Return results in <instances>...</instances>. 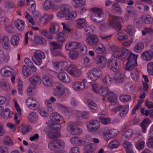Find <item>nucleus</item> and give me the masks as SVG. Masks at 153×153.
Segmentation results:
<instances>
[{"label":"nucleus","instance_id":"f257e3e1","mask_svg":"<svg viewBox=\"0 0 153 153\" xmlns=\"http://www.w3.org/2000/svg\"><path fill=\"white\" fill-rule=\"evenodd\" d=\"M111 49L114 57L120 60L126 58L128 60L125 69L130 72L131 76L133 81H137L140 77L139 72L137 68V56H136L135 54L132 53L126 48L112 46L111 47Z\"/></svg>","mask_w":153,"mask_h":153},{"label":"nucleus","instance_id":"6e6d98bb","mask_svg":"<svg viewBox=\"0 0 153 153\" xmlns=\"http://www.w3.org/2000/svg\"><path fill=\"white\" fill-rule=\"evenodd\" d=\"M48 21V15L47 13H44L39 20V24L42 25L47 22Z\"/></svg>","mask_w":153,"mask_h":153},{"label":"nucleus","instance_id":"c85d7f7f","mask_svg":"<svg viewBox=\"0 0 153 153\" xmlns=\"http://www.w3.org/2000/svg\"><path fill=\"white\" fill-rule=\"evenodd\" d=\"M28 120L31 122L34 123L38 119V116L36 113L35 111L30 112L28 115Z\"/></svg>","mask_w":153,"mask_h":153},{"label":"nucleus","instance_id":"69168bd1","mask_svg":"<svg viewBox=\"0 0 153 153\" xmlns=\"http://www.w3.org/2000/svg\"><path fill=\"white\" fill-rule=\"evenodd\" d=\"M4 143L6 145L11 146L13 144V142L11 139L9 137H6L4 139Z\"/></svg>","mask_w":153,"mask_h":153},{"label":"nucleus","instance_id":"864d4df0","mask_svg":"<svg viewBox=\"0 0 153 153\" xmlns=\"http://www.w3.org/2000/svg\"><path fill=\"white\" fill-rule=\"evenodd\" d=\"M84 149L85 152V153H94V147L92 145H87L84 147Z\"/></svg>","mask_w":153,"mask_h":153},{"label":"nucleus","instance_id":"ddd939ff","mask_svg":"<svg viewBox=\"0 0 153 153\" xmlns=\"http://www.w3.org/2000/svg\"><path fill=\"white\" fill-rule=\"evenodd\" d=\"M77 126V124L76 123L71 122L67 127V130L73 135H79L82 132V130L80 128L76 127Z\"/></svg>","mask_w":153,"mask_h":153},{"label":"nucleus","instance_id":"f3484780","mask_svg":"<svg viewBox=\"0 0 153 153\" xmlns=\"http://www.w3.org/2000/svg\"><path fill=\"white\" fill-rule=\"evenodd\" d=\"M85 42L88 45L93 46L98 43L99 40L97 36L92 35L87 37Z\"/></svg>","mask_w":153,"mask_h":153},{"label":"nucleus","instance_id":"5701e85b","mask_svg":"<svg viewBox=\"0 0 153 153\" xmlns=\"http://www.w3.org/2000/svg\"><path fill=\"white\" fill-rule=\"evenodd\" d=\"M29 81L32 85L35 86L40 84L41 79L38 75H34L29 79Z\"/></svg>","mask_w":153,"mask_h":153},{"label":"nucleus","instance_id":"dca6fc26","mask_svg":"<svg viewBox=\"0 0 153 153\" xmlns=\"http://www.w3.org/2000/svg\"><path fill=\"white\" fill-rule=\"evenodd\" d=\"M121 19L118 16H114L110 21V25L118 30H120L121 26L120 22L121 21Z\"/></svg>","mask_w":153,"mask_h":153},{"label":"nucleus","instance_id":"9b49d317","mask_svg":"<svg viewBox=\"0 0 153 153\" xmlns=\"http://www.w3.org/2000/svg\"><path fill=\"white\" fill-rule=\"evenodd\" d=\"M86 125L88 131L93 134H96L100 128V124L97 120L89 121Z\"/></svg>","mask_w":153,"mask_h":153},{"label":"nucleus","instance_id":"3c124183","mask_svg":"<svg viewBox=\"0 0 153 153\" xmlns=\"http://www.w3.org/2000/svg\"><path fill=\"white\" fill-rule=\"evenodd\" d=\"M120 145L119 141L117 140H113L108 144L109 147L111 149L115 148L118 147Z\"/></svg>","mask_w":153,"mask_h":153},{"label":"nucleus","instance_id":"412c9836","mask_svg":"<svg viewBox=\"0 0 153 153\" xmlns=\"http://www.w3.org/2000/svg\"><path fill=\"white\" fill-rule=\"evenodd\" d=\"M142 59L146 61H149L153 58V52L148 50L143 52L141 55Z\"/></svg>","mask_w":153,"mask_h":153},{"label":"nucleus","instance_id":"e2e57ef3","mask_svg":"<svg viewBox=\"0 0 153 153\" xmlns=\"http://www.w3.org/2000/svg\"><path fill=\"white\" fill-rule=\"evenodd\" d=\"M33 102L32 104H31V105L29 108H30L35 110L39 107L40 104L39 102L36 100Z\"/></svg>","mask_w":153,"mask_h":153},{"label":"nucleus","instance_id":"09e8293b","mask_svg":"<svg viewBox=\"0 0 153 153\" xmlns=\"http://www.w3.org/2000/svg\"><path fill=\"white\" fill-rule=\"evenodd\" d=\"M143 21L145 23L148 24H152L153 23V18L150 15L147 14L143 17Z\"/></svg>","mask_w":153,"mask_h":153},{"label":"nucleus","instance_id":"4468645a","mask_svg":"<svg viewBox=\"0 0 153 153\" xmlns=\"http://www.w3.org/2000/svg\"><path fill=\"white\" fill-rule=\"evenodd\" d=\"M129 105H120L116 108H113L111 110L117 113L119 112V114L121 117H124L126 115L128 111Z\"/></svg>","mask_w":153,"mask_h":153},{"label":"nucleus","instance_id":"72a5a7b5","mask_svg":"<svg viewBox=\"0 0 153 153\" xmlns=\"http://www.w3.org/2000/svg\"><path fill=\"white\" fill-rule=\"evenodd\" d=\"M94 51L99 54L103 53L105 51V48L103 45L99 43L95 45L94 48Z\"/></svg>","mask_w":153,"mask_h":153},{"label":"nucleus","instance_id":"7ed1b4c3","mask_svg":"<svg viewBox=\"0 0 153 153\" xmlns=\"http://www.w3.org/2000/svg\"><path fill=\"white\" fill-rule=\"evenodd\" d=\"M49 126L53 131H50L48 133V137L54 139L59 137L60 134L57 130L61 128V125L56 122L52 121L50 122Z\"/></svg>","mask_w":153,"mask_h":153},{"label":"nucleus","instance_id":"680f3d73","mask_svg":"<svg viewBox=\"0 0 153 153\" xmlns=\"http://www.w3.org/2000/svg\"><path fill=\"white\" fill-rule=\"evenodd\" d=\"M120 99L122 102H126L130 100L131 97L128 95H122L120 97Z\"/></svg>","mask_w":153,"mask_h":153},{"label":"nucleus","instance_id":"c756f323","mask_svg":"<svg viewBox=\"0 0 153 153\" xmlns=\"http://www.w3.org/2000/svg\"><path fill=\"white\" fill-rule=\"evenodd\" d=\"M53 66L58 70H61L65 68L67 65L66 62L65 61L56 62L53 63Z\"/></svg>","mask_w":153,"mask_h":153},{"label":"nucleus","instance_id":"5fc2aeb1","mask_svg":"<svg viewBox=\"0 0 153 153\" xmlns=\"http://www.w3.org/2000/svg\"><path fill=\"white\" fill-rule=\"evenodd\" d=\"M94 28V26L92 25L86 26L84 30V33L86 35H88L93 32Z\"/></svg>","mask_w":153,"mask_h":153},{"label":"nucleus","instance_id":"4d7b16f0","mask_svg":"<svg viewBox=\"0 0 153 153\" xmlns=\"http://www.w3.org/2000/svg\"><path fill=\"white\" fill-rule=\"evenodd\" d=\"M112 9L115 11L121 13L122 12V10L120 5L117 2H115L112 5Z\"/></svg>","mask_w":153,"mask_h":153},{"label":"nucleus","instance_id":"473e14b6","mask_svg":"<svg viewBox=\"0 0 153 153\" xmlns=\"http://www.w3.org/2000/svg\"><path fill=\"white\" fill-rule=\"evenodd\" d=\"M1 44L3 48L5 49L8 50L10 49V44L8 38L7 36H4Z\"/></svg>","mask_w":153,"mask_h":153},{"label":"nucleus","instance_id":"79ce46f5","mask_svg":"<svg viewBox=\"0 0 153 153\" xmlns=\"http://www.w3.org/2000/svg\"><path fill=\"white\" fill-rule=\"evenodd\" d=\"M103 82L107 85H110L112 83L113 78L108 75H106L104 78H102Z\"/></svg>","mask_w":153,"mask_h":153},{"label":"nucleus","instance_id":"f8f14e48","mask_svg":"<svg viewBox=\"0 0 153 153\" xmlns=\"http://www.w3.org/2000/svg\"><path fill=\"white\" fill-rule=\"evenodd\" d=\"M120 61L114 58L109 59L107 63V65L109 68L114 72L120 69Z\"/></svg>","mask_w":153,"mask_h":153},{"label":"nucleus","instance_id":"13d9d810","mask_svg":"<svg viewBox=\"0 0 153 153\" xmlns=\"http://www.w3.org/2000/svg\"><path fill=\"white\" fill-rule=\"evenodd\" d=\"M60 10L65 15L70 11V6L67 4L63 5L60 7Z\"/></svg>","mask_w":153,"mask_h":153},{"label":"nucleus","instance_id":"a878e982","mask_svg":"<svg viewBox=\"0 0 153 153\" xmlns=\"http://www.w3.org/2000/svg\"><path fill=\"white\" fill-rule=\"evenodd\" d=\"M87 105L90 111L92 112H95L97 108V105L91 99L87 100Z\"/></svg>","mask_w":153,"mask_h":153},{"label":"nucleus","instance_id":"a19ab883","mask_svg":"<svg viewBox=\"0 0 153 153\" xmlns=\"http://www.w3.org/2000/svg\"><path fill=\"white\" fill-rule=\"evenodd\" d=\"M24 15L29 23L30 24L33 25H35L36 24L33 18L28 13L25 12L24 13Z\"/></svg>","mask_w":153,"mask_h":153},{"label":"nucleus","instance_id":"338daca9","mask_svg":"<svg viewBox=\"0 0 153 153\" xmlns=\"http://www.w3.org/2000/svg\"><path fill=\"white\" fill-rule=\"evenodd\" d=\"M145 143V142L143 141H140L136 146V148L138 150H142L144 147Z\"/></svg>","mask_w":153,"mask_h":153},{"label":"nucleus","instance_id":"0eeeda50","mask_svg":"<svg viewBox=\"0 0 153 153\" xmlns=\"http://www.w3.org/2000/svg\"><path fill=\"white\" fill-rule=\"evenodd\" d=\"M92 87L94 91L98 94L102 96H105L107 94L108 88L107 86L99 85L97 82H94L91 84Z\"/></svg>","mask_w":153,"mask_h":153},{"label":"nucleus","instance_id":"1a4fd4ad","mask_svg":"<svg viewBox=\"0 0 153 153\" xmlns=\"http://www.w3.org/2000/svg\"><path fill=\"white\" fill-rule=\"evenodd\" d=\"M45 58V55L43 52L40 50H37L33 53V56L32 59L35 64L40 65L42 63V59Z\"/></svg>","mask_w":153,"mask_h":153},{"label":"nucleus","instance_id":"603ef678","mask_svg":"<svg viewBox=\"0 0 153 153\" xmlns=\"http://www.w3.org/2000/svg\"><path fill=\"white\" fill-rule=\"evenodd\" d=\"M98 119L100 122L105 125L108 124L110 123L111 121V119L109 117H99Z\"/></svg>","mask_w":153,"mask_h":153},{"label":"nucleus","instance_id":"2eb2a0df","mask_svg":"<svg viewBox=\"0 0 153 153\" xmlns=\"http://www.w3.org/2000/svg\"><path fill=\"white\" fill-rule=\"evenodd\" d=\"M0 72L2 76L7 77L15 73V71L11 67L6 66L2 67Z\"/></svg>","mask_w":153,"mask_h":153},{"label":"nucleus","instance_id":"6ab92c4d","mask_svg":"<svg viewBox=\"0 0 153 153\" xmlns=\"http://www.w3.org/2000/svg\"><path fill=\"white\" fill-rule=\"evenodd\" d=\"M57 78L61 82L65 83H68L71 79L67 73L65 71L59 72L57 75Z\"/></svg>","mask_w":153,"mask_h":153},{"label":"nucleus","instance_id":"f704fd0d","mask_svg":"<svg viewBox=\"0 0 153 153\" xmlns=\"http://www.w3.org/2000/svg\"><path fill=\"white\" fill-rule=\"evenodd\" d=\"M124 78L123 74L120 73H116L113 78V80H114L117 83H121L123 82Z\"/></svg>","mask_w":153,"mask_h":153},{"label":"nucleus","instance_id":"cd10ccee","mask_svg":"<svg viewBox=\"0 0 153 153\" xmlns=\"http://www.w3.org/2000/svg\"><path fill=\"white\" fill-rule=\"evenodd\" d=\"M71 4L76 8L81 7L86 4L85 0H71Z\"/></svg>","mask_w":153,"mask_h":153},{"label":"nucleus","instance_id":"774afa93","mask_svg":"<svg viewBox=\"0 0 153 153\" xmlns=\"http://www.w3.org/2000/svg\"><path fill=\"white\" fill-rule=\"evenodd\" d=\"M14 6V2L11 0H7L5 2V7L8 9L13 8Z\"/></svg>","mask_w":153,"mask_h":153},{"label":"nucleus","instance_id":"052dcab7","mask_svg":"<svg viewBox=\"0 0 153 153\" xmlns=\"http://www.w3.org/2000/svg\"><path fill=\"white\" fill-rule=\"evenodd\" d=\"M147 69L148 73L153 75V62H149L147 65Z\"/></svg>","mask_w":153,"mask_h":153},{"label":"nucleus","instance_id":"b1692460","mask_svg":"<svg viewBox=\"0 0 153 153\" xmlns=\"http://www.w3.org/2000/svg\"><path fill=\"white\" fill-rule=\"evenodd\" d=\"M70 140L72 144L76 146H81L85 143L84 141L78 137H72L70 139Z\"/></svg>","mask_w":153,"mask_h":153},{"label":"nucleus","instance_id":"aec40b11","mask_svg":"<svg viewBox=\"0 0 153 153\" xmlns=\"http://www.w3.org/2000/svg\"><path fill=\"white\" fill-rule=\"evenodd\" d=\"M59 25L55 23H51L49 28V32L51 35L48 34V39H52L53 38V34H55L59 30Z\"/></svg>","mask_w":153,"mask_h":153},{"label":"nucleus","instance_id":"c03bdc74","mask_svg":"<svg viewBox=\"0 0 153 153\" xmlns=\"http://www.w3.org/2000/svg\"><path fill=\"white\" fill-rule=\"evenodd\" d=\"M32 129L31 126L27 125H22V126L21 131L23 134H25L30 131Z\"/></svg>","mask_w":153,"mask_h":153},{"label":"nucleus","instance_id":"bb28decb","mask_svg":"<svg viewBox=\"0 0 153 153\" xmlns=\"http://www.w3.org/2000/svg\"><path fill=\"white\" fill-rule=\"evenodd\" d=\"M14 24L17 30L20 31H22L25 26V22L21 19L15 21Z\"/></svg>","mask_w":153,"mask_h":153},{"label":"nucleus","instance_id":"393cba45","mask_svg":"<svg viewBox=\"0 0 153 153\" xmlns=\"http://www.w3.org/2000/svg\"><path fill=\"white\" fill-rule=\"evenodd\" d=\"M97 64L100 67L104 66L106 64L107 60L104 56L98 55L96 58Z\"/></svg>","mask_w":153,"mask_h":153},{"label":"nucleus","instance_id":"a211bd4d","mask_svg":"<svg viewBox=\"0 0 153 153\" xmlns=\"http://www.w3.org/2000/svg\"><path fill=\"white\" fill-rule=\"evenodd\" d=\"M72 87L75 91L82 90L85 88V83L83 81H75L72 83Z\"/></svg>","mask_w":153,"mask_h":153},{"label":"nucleus","instance_id":"a18cd8bd","mask_svg":"<svg viewBox=\"0 0 153 153\" xmlns=\"http://www.w3.org/2000/svg\"><path fill=\"white\" fill-rule=\"evenodd\" d=\"M51 46L50 47L51 50H56L57 49H60L62 45V43H56L54 42L51 43Z\"/></svg>","mask_w":153,"mask_h":153},{"label":"nucleus","instance_id":"4c0bfd02","mask_svg":"<svg viewBox=\"0 0 153 153\" xmlns=\"http://www.w3.org/2000/svg\"><path fill=\"white\" fill-rule=\"evenodd\" d=\"M20 41L19 36L16 35H13L11 38L10 41L11 45L14 46L18 45Z\"/></svg>","mask_w":153,"mask_h":153},{"label":"nucleus","instance_id":"4be33fe9","mask_svg":"<svg viewBox=\"0 0 153 153\" xmlns=\"http://www.w3.org/2000/svg\"><path fill=\"white\" fill-rule=\"evenodd\" d=\"M137 15V12L132 7H127L126 8L125 14L126 17H133Z\"/></svg>","mask_w":153,"mask_h":153},{"label":"nucleus","instance_id":"423d86ee","mask_svg":"<svg viewBox=\"0 0 153 153\" xmlns=\"http://www.w3.org/2000/svg\"><path fill=\"white\" fill-rule=\"evenodd\" d=\"M100 132L102 133L103 138L106 141L116 136L118 133V130L116 129H109L106 127L102 128Z\"/></svg>","mask_w":153,"mask_h":153},{"label":"nucleus","instance_id":"49530a36","mask_svg":"<svg viewBox=\"0 0 153 153\" xmlns=\"http://www.w3.org/2000/svg\"><path fill=\"white\" fill-rule=\"evenodd\" d=\"M22 72L24 76L25 77L29 76L31 74V71L30 69L26 65H24L23 66Z\"/></svg>","mask_w":153,"mask_h":153},{"label":"nucleus","instance_id":"e433bc0d","mask_svg":"<svg viewBox=\"0 0 153 153\" xmlns=\"http://www.w3.org/2000/svg\"><path fill=\"white\" fill-rule=\"evenodd\" d=\"M133 134V131L131 129H130L126 131L125 133L122 135L121 139L123 140H128Z\"/></svg>","mask_w":153,"mask_h":153},{"label":"nucleus","instance_id":"bf43d9fd","mask_svg":"<svg viewBox=\"0 0 153 153\" xmlns=\"http://www.w3.org/2000/svg\"><path fill=\"white\" fill-rule=\"evenodd\" d=\"M69 54L71 59L75 60L77 58L78 53L75 51H71L69 52Z\"/></svg>","mask_w":153,"mask_h":153},{"label":"nucleus","instance_id":"0e129e2a","mask_svg":"<svg viewBox=\"0 0 153 153\" xmlns=\"http://www.w3.org/2000/svg\"><path fill=\"white\" fill-rule=\"evenodd\" d=\"M36 42L40 43L42 45H45L46 43V41L43 37L39 36L35 38Z\"/></svg>","mask_w":153,"mask_h":153},{"label":"nucleus","instance_id":"c9c22d12","mask_svg":"<svg viewBox=\"0 0 153 153\" xmlns=\"http://www.w3.org/2000/svg\"><path fill=\"white\" fill-rule=\"evenodd\" d=\"M50 118L52 120V121L55 120L59 122L60 120L62 119V117L58 113L56 112H53L50 114Z\"/></svg>","mask_w":153,"mask_h":153},{"label":"nucleus","instance_id":"7c9ffc66","mask_svg":"<svg viewBox=\"0 0 153 153\" xmlns=\"http://www.w3.org/2000/svg\"><path fill=\"white\" fill-rule=\"evenodd\" d=\"M76 23L77 27L81 29L86 25L87 22L85 18H79L76 20Z\"/></svg>","mask_w":153,"mask_h":153},{"label":"nucleus","instance_id":"8fccbe9b","mask_svg":"<svg viewBox=\"0 0 153 153\" xmlns=\"http://www.w3.org/2000/svg\"><path fill=\"white\" fill-rule=\"evenodd\" d=\"M76 16L77 13L76 12H70L65 15V18L66 20H69L75 18Z\"/></svg>","mask_w":153,"mask_h":153},{"label":"nucleus","instance_id":"2f4dec72","mask_svg":"<svg viewBox=\"0 0 153 153\" xmlns=\"http://www.w3.org/2000/svg\"><path fill=\"white\" fill-rule=\"evenodd\" d=\"M67 38V33L64 32H62L56 34V39L61 42H64Z\"/></svg>","mask_w":153,"mask_h":153},{"label":"nucleus","instance_id":"37998d69","mask_svg":"<svg viewBox=\"0 0 153 153\" xmlns=\"http://www.w3.org/2000/svg\"><path fill=\"white\" fill-rule=\"evenodd\" d=\"M76 114H80L82 118L84 119H88L90 117L89 112V111H84L81 112L80 111H76Z\"/></svg>","mask_w":153,"mask_h":153},{"label":"nucleus","instance_id":"6e6552de","mask_svg":"<svg viewBox=\"0 0 153 153\" xmlns=\"http://www.w3.org/2000/svg\"><path fill=\"white\" fill-rule=\"evenodd\" d=\"M102 75V70L98 68H93L89 71L87 73V77L89 79L94 81L101 77Z\"/></svg>","mask_w":153,"mask_h":153},{"label":"nucleus","instance_id":"de8ad7c7","mask_svg":"<svg viewBox=\"0 0 153 153\" xmlns=\"http://www.w3.org/2000/svg\"><path fill=\"white\" fill-rule=\"evenodd\" d=\"M117 39L120 41H123L128 38V36L123 32H119L117 33Z\"/></svg>","mask_w":153,"mask_h":153},{"label":"nucleus","instance_id":"ea45409f","mask_svg":"<svg viewBox=\"0 0 153 153\" xmlns=\"http://www.w3.org/2000/svg\"><path fill=\"white\" fill-rule=\"evenodd\" d=\"M13 114L12 112L10 111L9 109L7 108L4 111H3L1 115L2 117L5 118H10L12 116Z\"/></svg>","mask_w":153,"mask_h":153},{"label":"nucleus","instance_id":"39448f33","mask_svg":"<svg viewBox=\"0 0 153 153\" xmlns=\"http://www.w3.org/2000/svg\"><path fill=\"white\" fill-rule=\"evenodd\" d=\"M82 67L77 66L74 64L70 65L67 69V71L71 76L76 77H79L82 74Z\"/></svg>","mask_w":153,"mask_h":153},{"label":"nucleus","instance_id":"58836bf2","mask_svg":"<svg viewBox=\"0 0 153 153\" xmlns=\"http://www.w3.org/2000/svg\"><path fill=\"white\" fill-rule=\"evenodd\" d=\"M144 45L142 42H139L135 45L134 48V51L137 53H140L144 48Z\"/></svg>","mask_w":153,"mask_h":153},{"label":"nucleus","instance_id":"9d476101","mask_svg":"<svg viewBox=\"0 0 153 153\" xmlns=\"http://www.w3.org/2000/svg\"><path fill=\"white\" fill-rule=\"evenodd\" d=\"M65 143L64 141L60 140H53L48 143V148L51 150H55L58 149L64 148Z\"/></svg>","mask_w":153,"mask_h":153},{"label":"nucleus","instance_id":"20e7f679","mask_svg":"<svg viewBox=\"0 0 153 153\" xmlns=\"http://www.w3.org/2000/svg\"><path fill=\"white\" fill-rule=\"evenodd\" d=\"M53 91V95L59 99H64L65 96V88L60 82L55 83Z\"/></svg>","mask_w":153,"mask_h":153},{"label":"nucleus","instance_id":"f03ea898","mask_svg":"<svg viewBox=\"0 0 153 153\" xmlns=\"http://www.w3.org/2000/svg\"><path fill=\"white\" fill-rule=\"evenodd\" d=\"M91 10L93 12L91 16V20L96 23H99L104 21L106 19L105 15L103 13L102 10L97 7L92 8Z\"/></svg>","mask_w":153,"mask_h":153}]
</instances>
